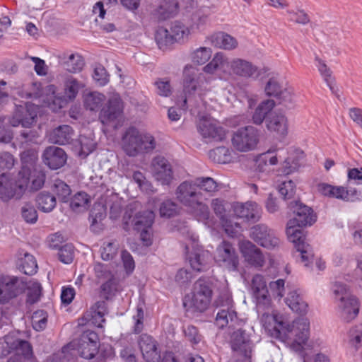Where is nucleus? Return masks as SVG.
Returning <instances> with one entry per match:
<instances>
[{"label": "nucleus", "mask_w": 362, "mask_h": 362, "mask_svg": "<svg viewBox=\"0 0 362 362\" xmlns=\"http://www.w3.org/2000/svg\"><path fill=\"white\" fill-rule=\"evenodd\" d=\"M95 276L98 281H106L115 277L114 274L110 270V266L101 262H96L93 265Z\"/></svg>", "instance_id": "48"}, {"label": "nucleus", "mask_w": 362, "mask_h": 362, "mask_svg": "<svg viewBox=\"0 0 362 362\" xmlns=\"http://www.w3.org/2000/svg\"><path fill=\"white\" fill-rule=\"evenodd\" d=\"M237 317L233 308H221L216 314V323L219 328H224L229 322H233Z\"/></svg>", "instance_id": "38"}, {"label": "nucleus", "mask_w": 362, "mask_h": 362, "mask_svg": "<svg viewBox=\"0 0 362 362\" xmlns=\"http://www.w3.org/2000/svg\"><path fill=\"white\" fill-rule=\"evenodd\" d=\"M203 70L207 74H214L216 71L227 73L230 70L237 76L252 78H257L260 74L258 68L251 62L242 59H235L229 62L222 52L216 53Z\"/></svg>", "instance_id": "3"}, {"label": "nucleus", "mask_w": 362, "mask_h": 362, "mask_svg": "<svg viewBox=\"0 0 362 362\" xmlns=\"http://www.w3.org/2000/svg\"><path fill=\"white\" fill-rule=\"evenodd\" d=\"M182 331L185 337L192 344H197L202 341V337L195 326L191 325L183 326Z\"/></svg>", "instance_id": "55"}, {"label": "nucleus", "mask_w": 362, "mask_h": 362, "mask_svg": "<svg viewBox=\"0 0 362 362\" xmlns=\"http://www.w3.org/2000/svg\"><path fill=\"white\" fill-rule=\"evenodd\" d=\"M265 93L269 97L275 98L279 103L291 101V92L280 86L274 78H270L265 86Z\"/></svg>", "instance_id": "25"}, {"label": "nucleus", "mask_w": 362, "mask_h": 362, "mask_svg": "<svg viewBox=\"0 0 362 362\" xmlns=\"http://www.w3.org/2000/svg\"><path fill=\"white\" fill-rule=\"evenodd\" d=\"M318 191L324 196L330 198H336L344 201H354V196L356 194L357 191L353 192L349 191L346 187L342 186H333L326 183L318 185Z\"/></svg>", "instance_id": "23"}, {"label": "nucleus", "mask_w": 362, "mask_h": 362, "mask_svg": "<svg viewBox=\"0 0 362 362\" xmlns=\"http://www.w3.org/2000/svg\"><path fill=\"white\" fill-rule=\"evenodd\" d=\"M11 348L19 351L26 358L33 356V349L31 344L26 340L17 339L13 341Z\"/></svg>", "instance_id": "51"}, {"label": "nucleus", "mask_w": 362, "mask_h": 362, "mask_svg": "<svg viewBox=\"0 0 362 362\" xmlns=\"http://www.w3.org/2000/svg\"><path fill=\"white\" fill-rule=\"evenodd\" d=\"M187 259L193 270L201 272L210 267L212 256L209 251L197 248L187 255Z\"/></svg>", "instance_id": "22"}, {"label": "nucleus", "mask_w": 362, "mask_h": 362, "mask_svg": "<svg viewBox=\"0 0 362 362\" xmlns=\"http://www.w3.org/2000/svg\"><path fill=\"white\" fill-rule=\"evenodd\" d=\"M47 313L42 310H38L32 315V326L36 331L43 330L47 325Z\"/></svg>", "instance_id": "49"}, {"label": "nucleus", "mask_w": 362, "mask_h": 362, "mask_svg": "<svg viewBox=\"0 0 362 362\" xmlns=\"http://www.w3.org/2000/svg\"><path fill=\"white\" fill-rule=\"evenodd\" d=\"M315 65L320 75L323 78L327 86L329 88L331 92L338 97L339 90L337 87L335 86L334 78L332 75V71L330 70L329 68L327 67L325 62L322 61L321 59H320L318 57H315Z\"/></svg>", "instance_id": "32"}, {"label": "nucleus", "mask_w": 362, "mask_h": 362, "mask_svg": "<svg viewBox=\"0 0 362 362\" xmlns=\"http://www.w3.org/2000/svg\"><path fill=\"white\" fill-rule=\"evenodd\" d=\"M42 159L45 164L50 169L57 170L66 163L67 156L62 148L57 146H49L44 151Z\"/></svg>", "instance_id": "21"}, {"label": "nucleus", "mask_w": 362, "mask_h": 362, "mask_svg": "<svg viewBox=\"0 0 362 362\" xmlns=\"http://www.w3.org/2000/svg\"><path fill=\"white\" fill-rule=\"evenodd\" d=\"M25 289V284L17 276H2L0 278V304L8 303L16 298Z\"/></svg>", "instance_id": "13"}, {"label": "nucleus", "mask_w": 362, "mask_h": 362, "mask_svg": "<svg viewBox=\"0 0 362 362\" xmlns=\"http://www.w3.org/2000/svg\"><path fill=\"white\" fill-rule=\"evenodd\" d=\"M233 209L237 217L247 221L256 222L261 216V209L256 202L236 203Z\"/></svg>", "instance_id": "19"}, {"label": "nucleus", "mask_w": 362, "mask_h": 362, "mask_svg": "<svg viewBox=\"0 0 362 362\" xmlns=\"http://www.w3.org/2000/svg\"><path fill=\"white\" fill-rule=\"evenodd\" d=\"M212 297L211 283L209 279H199L194 286L192 296H186L184 307L194 311L204 312L210 304Z\"/></svg>", "instance_id": "9"}, {"label": "nucleus", "mask_w": 362, "mask_h": 362, "mask_svg": "<svg viewBox=\"0 0 362 362\" xmlns=\"http://www.w3.org/2000/svg\"><path fill=\"white\" fill-rule=\"evenodd\" d=\"M155 214L151 210L139 212L132 220L133 228L136 231L141 229H151L154 222Z\"/></svg>", "instance_id": "30"}, {"label": "nucleus", "mask_w": 362, "mask_h": 362, "mask_svg": "<svg viewBox=\"0 0 362 362\" xmlns=\"http://www.w3.org/2000/svg\"><path fill=\"white\" fill-rule=\"evenodd\" d=\"M32 168L22 165L17 179H14L8 173H4L0 175V199L2 201L7 202L13 197L21 198L24 189L29 183Z\"/></svg>", "instance_id": "5"}, {"label": "nucleus", "mask_w": 362, "mask_h": 362, "mask_svg": "<svg viewBox=\"0 0 362 362\" xmlns=\"http://www.w3.org/2000/svg\"><path fill=\"white\" fill-rule=\"evenodd\" d=\"M209 158L218 163H228L231 160V153L228 148L219 146L209 153Z\"/></svg>", "instance_id": "41"}, {"label": "nucleus", "mask_w": 362, "mask_h": 362, "mask_svg": "<svg viewBox=\"0 0 362 362\" xmlns=\"http://www.w3.org/2000/svg\"><path fill=\"white\" fill-rule=\"evenodd\" d=\"M222 224L226 233L230 237H236L241 232L242 227L238 223H233L231 221L226 219Z\"/></svg>", "instance_id": "62"}, {"label": "nucleus", "mask_w": 362, "mask_h": 362, "mask_svg": "<svg viewBox=\"0 0 362 362\" xmlns=\"http://www.w3.org/2000/svg\"><path fill=\"white\" fill-rule=\"evenodd\" d=\"M211 56V50L210 48L199 47L196 49L192 55L193 62L197 64H205Z\"/></svg>", "instance_id": "53"}, {"label": "nucleus", "mask_w": 362, "mask_h": 362, "mask_svg": "<svg viewBox=\"0 0 362 362\" xmlns=\"http://www.w3.org/2000/svg\"><path fill=\"white\" fill-rule=\"evenodd\" d=\"M275 106V102L273 100H266L262 102L255 109L252 115V122L255 124H261L266 116Z\"/></svg>", "instance_id": "36"}, {"label": "nucleus", "mask_w": 362, "mask_h": 362, "mask_svg": "<svg viewBox=\"0 0 362 362\" xmlns=\"http://www.w3.org/2000/svg\"><path fill=\"white\" fill-rule=\"evenodd\" d=\"M211 42L215 47L228 50L233 49L238 46L235 37L222 32L214 34L211 37Z\"/></svg>", "instance_id": "33"}, {"label": "nucleus", "mask_w": 362, "mask_h": 362, "mask_svg": "<svg viewBox=\"0 0 362 362\" xmlns=\"http://www.w3.org/2000/svg\"><path fill=\"white\" fill-rule=\"evenodd\" d=\"M250 238L257 244L267 249H274L279 244V239L274 231L264 224H257L252 227Z\"/></svg>", "instance_id": "15"}, {"label": "nucleus", "mask_w": 362, "mask_h": 362, "mask_svg": "<svg viewBox=\"0 0 362 362\" xmlns=\"http://www.w3.org/2000/svg\"><path fill=\"white\" fill-rule=\"evenodd\" d=\"M304 158V153L302 151L296 150L295 156H288L281 163L279 170L280 175H288L297 171L301 165V160Z\"/></svg>", "instance_id": "26"}, {"label": "nucleus", "mask_w": 362, "mask_h": 362, "mask_svg": "<svg viewBox=\"0 0 362 362\" xmlns=\"http://www.w3.org/2000/svg\"><path fill=\"white\" fill-rule=\"evenodd\" d=\"M88 203V195L86 192H80L71 199L70 206L74 211H77L81 207L86 208Z\"/></svg>", "instance_id": "54"}, {"label": "nucleus", "mask_w": 362, "mask_h": 362, "mask_svg": "<svg viewBox=\"0 0 362 362\" xmlns=\"http://www.w3.org/2000/svg\"><path fill=\"white\" fill-rule=\"evenodd\" d=\"M155 40L160 49L165 50L174 42L170 32L163 27H159L155 34Z\"/></svg>", "instance_id": "40"}, {"label": "nucleus", "mask_w": 362, "mask_h": 362, "mask_svg": "<svg viewBox=\"0 0 362 362\" xmlns=\"http://www.w3.org/2000/svg\"><path fill=\"white\" fill-rule=\"evenodd\" d=\"M74 247L71 243H66L59 248V259L60 262L69 264L74 258Z\"/></svg>", "instance_id": "50"}, {"label": "nucleus", "mask_w": 362, "mask_h": 362, "mask_svg": "<svg viewBox=\"0 0 362 362\" xmlns=\"http://www.w3.org/2000/svg\"><path fill=\"white\" fill-rule=\"evenodd\" d=\"M178 8L179 4L177 0H160L156 15L159 21H165L175 16Z\"/></svg>", "instance_id": "28"}, {"label": "nucleus", "mask_w": 362, "mask_h": 362, "mask_svg": "<svg viewBox=\"0 0 362 362\" xmlns=\"http://www.w3.org/2000/svg\"><path fill=\"white\" fill-rule=\"evenodd\" d=\"M144 359L146 362H158L160 358L156 341L150 335L143 334L138 341Z\"/></svg>", "instance_id": "18"}, {"label": "nucleus", "mask_w": 362, "mask_h": 362, "mask_svg": "<svg viewBox=\"0 0 362 362\" xmlns=\"http://www.w3.org/2000/svg\"><path fill=\"white\" fill-rule=\"evenodd\" d=\"M20 270L26 275H33L37 271V264L33 255L25 253L21 259Z\"/></svg>", "instance_id": "43"}, {"label": "nucleus", "mask_w": 362, "mask_h": 362, "mask_svg": "<svg viewBox=\"0 0 362 362\" xmlns=\"http://www.w3.org/2000/svg\"><path fill=\"white\" fill-rule=\"evenodd\" d=\"M65 69L71 73H76L82 70L84 66L83 57L78 54H71L64 62Z\"/></svg>", "instance_id": "44"}, {"label": "nucleus", "mask_w": 362, "mask_h": 362, "mask_svg": "<svg viewBox=\"0 0 362 362\" xmlns=\"http://www.w3.org/2000/svg\"><path fill=\"white\" fill-rule=\"evenodd\" d=\"M52 189L62 202L66 203L68 202L71 190L66 182L57 179L54 180Z\"/></svg>", "instance_id": "42"}, {"label": "nucleus", "mask_w": 362, "mask_h": 362, "mask_svg": "<svg viewBox=\"0 0 362 362\" xmlns=\"http://www.w3.org/2000/svg\"><path fill=\"white\" fill-rule=\"evenodd\" d=\"M250 337L242 329L235 331L231 337V346L234 351L243 352L247 356V349L250 348Z\"/></svg>", "instance_id": "31"}, {"label": "nucleus", "mask_w": 362, "mask_h": 362, "mask_svg": "<svg viewBox=\"0 0 362 362\" xmlns=\"http://www.w3.org/2000/svg\"><path fill=\"white\" fill-rule=\"evenodd\" d=\"M288 207L294 214L293 218L287 223L286 234L296 248L293 256L296 258L300 257L305 267H309L313 261L314 253L312 247L305 243V236L301 229L307 226H311L316 221V216L313 210L298 201H292Z\"/></svg>", "instance_id": "1"}, {"label": "nucleus", "mask_w": 362, "mask_h": 362, "mask_svg": "<svg viewBox=\"0 0 362 362\" xmlns=\"http://www.w3.org/2000/svg\"><path fill=\"white\" fill-rule=\"evenodd\" d=\"M155 178L163 185H168L173 179V170L168 160L162 156L156 157L152 162Z\"/></svg>", "instance_id": "20"}, {"label": "nucleus", "mask_w": 362, "mask_h": 362, "mask_svg": "<svg viewBox=\"0 0 362 362\" xmlns=\"http://www.w3.org/2000/svg\"><path fill=\"white\" fill-rule=\"evenodd\" d=\"M210 83L206 76L199 72V70L192 65H186L183 70V92L185 98L183 100L182 107L183 110L187 108V96L197 94L202 98L210 90L209 84Z\"/></svg>", "instance_id": "6"}, {"label": "nucleus", "mask_w": 362, "mask_h": 362, "mask_svg": "<svg viewBox=\"0 0 362 362\" xmlns=\"http://www.w3.org/2000/svg\"><path fill=\"white\" fill-rule=\"evenodd\" d=\"M211 207L215 214L220 218L221 222H223L226 219V210L224 202L219 199H214L212 200Z\"/></svg>", "instance_id": "63"}, {"label": "nucleus", "mask_w": 362, "mask_h": 362, "mask_svg": "<svg viewBox=\"0 0 362 362\" xmlns=\"http://www.w3.org/2000/svg\"><path fill=\"white\" fill-rule=\"evenodd\" d=\"M199 133L209 141H221L226 138L225 129L216 122L209 119H201L197 125Z\"/></svg>", "instance_id": "17"}, {"label": "nucleus", "mask_w": 362, "mask_h": 362, "mask_svg": "<svg viewBox=\"0 0 362 362\" xmlns=\"http://www.w3.org/2000/svg\"><path fill=\"white\" fill-rule=\"evenodd\" d=\"M122 141V148L129 156H136L139 153L151 151L156 147V141L152 135L141 134L134 127L126 129Z\"/></svg>", "instance_id": "7"}, {"label": "nucleus", "mask_w": 362, "mask_h": 362, "mask_svg": "<svg viewBox=\"0 0 362 362\" xmlns=\"http://www.w3.org/2000/svg\"><path fill=\"white\" fill-rule=\"evenodd\" d=\"M194 182L198 187L199 192L203 190L207 193L212 194L218 189V183L209 177H197L194 180Z\"/></svg>", "instance_id": "45"}, {"label": "nucleus", "mask_w": 362, "mask_h": 362, "mask_svg": "<svg viewBox=\"0 0 362 362\" xmlns=\"http://www.w3.org/2000/svg\"><path fill=\"white\" fill-rule=\"evenodd\" d=\"M245 261L252 266L262 267L264 258L261 250L250 241L243 242L240 247Z\"/></svg>", "instance_id": "24"}, {"label": "nucleus", "mask_w": 362, "mask_h": 362, "mask_svg": "<svg viewBox=\"0 0 362 362\" xmlns=\"http://www.w3.org/2000/svg\"><path fill=\"white\" fill-rule=\"evenodd\" d=\"M77 351L79 356L85 359H92L98 353L99 337L98 334L91 330L84 331L81 335L64 346L62 353L65 354L69 351Z\"/></svg>", "instance_id": "8"}, {"label": "nucleus", "mask_w": 362, "mask_h": 362, "mask_svg": "<svg viewBox=\"0 0 362 362\" xmlns=\"http://www.w3.org/2000/svg\"><path fill=\"white\" fill-rule=\"evenodd\" d=\"M159 214L163 218L173 217L177 214V205L171 200H165L160 205Z\"/></svg>", "instance_id": "52"}, {"label": "nucleus", "mask_w": 362, "mask_h": 362, "mask_svg": "<svg viewBox=\"0 0 362 362\" xmlns=\"http://www.w3.org/2000/svg\"><path fill=\"white\" fill-rule=\"evenodd\" d=\"M123 102L119 95L110 98L99 113V120L103 124L114 122L123 114Z\"/></svg>", "instance_id": "16"}, {"label": "nucleus", "mask_w": 362, "mask_h": 362, "mask_svg": "<svg viewBox=\"0 0 362 362\" xmlns=\"http://www.w3.org/2000/svg\"><path fill=\"white\" fill-rule=\"evenodd\" d=\"M267 127L270 132L284 136L288 132L287 119L282 114H272L267 120Z\"/></svg>", "instance_id": "29"}, {"label": "nucleus", "mask_w": 362, "mask_h": 362, "mask_svg": "<svg viewBox=\"0 0 362 362\" xmlns=\"http://www.w3.org/2000/svg\"><path fill=\"white\" fill-rule=\"evenodd\" d=\"M296 185L291 180H285L279 186V192L284 199H290L295 194Z\"/></svg>", "instance_id": "58"}, {"label": "nucleus", "mask_w": 362, "mask_h": 362, "mask_svg": "<svg viewBox=\"0 0 362 362\" xmlns=\"http://www.w3.org/2000/svg\"><path fill=\"white\" fill-rule=\"evenodd\" d=\"M23 218L28 223H35L37 221L38 215L35 207L29 204H25L21 209Z\"/></svg>", "instance_id": "57"}, {"label": "nucleus", "mask_w": 362, "mask_h": 362, "mask_svg": "<svg viewBox=\"0 0 362 362\" xmlns=\"http://www.w3.org/2000/svg\"><path fill=\"white\" fill-rule=\"evenodd\" d=\"M252 288L259 302L268 300V289L264 278L261 274H256L252 279Z\"/></svg>", "instance_id": "34"}, {"label": "nucleus", "mask_w": 362, "mask_h": 362, "mask_svg": "<svg viewBox=\"0 0 362 362\" xmlns=\"http://www.w3.org/2000/svg\"><path fill=\"white\" fill-rule=\"evenodd\" d=\"M350 343L356 349L362 346V326L356 327L349 331Z\"/></svg>", "instance_id": "64"}, {"label": "nucleus", "mask_w": 362, "mask_h": 362, "mask_svg": "<svg viewBox=\"0 0 362 362\" xmlns=\"http://www.w3.org/2000/svg\"><path fill=\"white\" fill-rule=\"evenodd\" d=\"M117 284L115 276L105 281L100 287L101 296L106 300L111 298L117 291Z\"/></svg>", "instance_id": "47"}, {"label": "nucleus", "mask_w": 362, "mask_h": 362, "mask_svg": "<svg viewBox=\"0 0 362 362\" xmlns=\"http://www.w3.org/2000/svg\"><path fill=\"white\" fill-rule=\"evenodd\" d=\"M232 144L238 151L247 152L256 148L259 143V132L252 126L238 129L232 137Z\"/></svg>", "instance_id": "11"}, {"label": "nucleus", "mask_w": 362, "mask_h": 362, "mask_svg": "<svg viewBox=\"0 0 362 362\" xmlns=\"http://www.w3.org/2000/svg\"><path fill=\"white\" fill-rule=\"evenodd\" d=\"M158 95L164 97H168L172 93V88L170 81L164 78H159L155 82Z\"/></svg>", "instance_id": "60"}, {"label": "nucleus", "mask_w": 362, "mask_h": 362, "mask_svg": "<svg viewBox=\"0 0 362 362\" xmlns=\"http://www.w3.org/2000/svg\"><path fill=\"white\" fill-rule=\"evenodd\" d=\"M22 165H27L33 168L37 160V153L33 149L24 151L21 154Z\"/></svg>", "instance_id": "61"}, {"label": "nucleus", "mask_w": 362, "mask_h": 362, "mask_svg": "<svg viewBox=\"0 0 362 362\" xmlns=\"http://www.w3.org/2000/svg\"><path fill=\"white\" fill-rule=\"evenodd\" d=\"M74 130L69 125H61L52 130L49 135V141L53 144L65 145L72 140Z\"/></svg>", "instance_id": "27"}, {"label": "nucleus", "mask_w": 362, "mask_h": 362, "mask_svg": "<svg viewBox=\"0 0 362 362\" xmlns=\"http://www.w3.org/2000/svg\"><path fill=\"white\" fill-rule=\"evenodd\" d=\"M177 201L191 212L199 220L206 221L209 218V209L204 202V197L199 191L198 187L194 181H184L176 189Z\"/></svg>", "instance_id": "4"}, {"label": "nucleus", "mask_w": 362, "mask_h": 362, "mask_svg": "<svg viewBox=\"0 0 362 362\" xmlns=\"http://www.w3.org/2000/svg\"><path fill=\"white\" fill-rule=\"evenodd\" d=\"M216 262L230 272H237L239 267V256L233 245L223 240L216 248Z\"/></svg>", "instance_id": "12"}, {"label": "nucleus", "mask_w": 362, "mask_h": 362, "mask_svg": "<svg viewBox=\"0 0 362 362\" xmlns=\"http://www.w3.org/2000/svg\"><path fill=\"white\" fill-rule=\"evenodd\" d=\"M27 302L33 304L37 303L40 298L42 286L40 283L35 281L28 288Z\"/></svg>", "instance_id": "56"}, {"label": "nucleus", "mask_w": 362, "mask_h": 362, "mask_svg": "<svg viewBox=\"0 0 362 362\" xmlns=\"http://www.w3.org/2000/svg\"><path fill=\"white\" fill-rule=\"evenodd\" d=\"M274 322V334L278 338L287 337L288 334L294 332L295 339L291 348L296 352L301 354L304 351L303 346L309 339L310 322L306 318H298L291 325L281 316H272Z\"/></svg>", "instance_id": "2"}, {"label": "nucleus", "mask_w": 362, "mask_h": 362, "mask_svg": "<svg viewBox=\"0 0 362 362\" xmlns=\"http://www.w3.org/2000/svg\"><path fill=\"white\" fill-rule=\"evenodd\" d=\"M83 87L84 84L76 78L69 77L65 81V94L69 100H73L76 98L79 90Z\"/></svg>", "instance_id": "46"}, {"label": "nucleus", "mask_w": 362, "mask_h": 362, "mask_svg": "<svg viewBox=\"0 0 362 362\" xmlns=\"http://www.w3.org/2000/svg\"><path fill=\"white\" fill-rule=\"evenodd\" d=\"M335 298L339 301L343 319L349 322L354 319L359 312V302L356 297L348 296L347 287L345 284L336 282L332 287Z\"/></svg>", "instance_id": "10"}, {"label": "nucleus", "mask_w": 362, "mask_h": 362, "mask_svg": "<svg viewBox=\"0 0 362 362\" xmlns=\"http://www.w3.org/2000/svg\"><path fill=\"white\" fill-rule=\"evenodd\" d=\"M105 100V95L97 91L90 92L83 98L84 107L90 111L98 110Z\"/></svg>", "instance_id": "37"}, {"label": "nucleus", "mask_w": 362, "mask_h": 362, "mask_svg": "<svg viewBox=\"0 0 362 362\" xmlns=\"http://www.w3.org/2000/svg\"><path fill=\"white\" fill-rule=\"evenodd\" d=\"M37 208L45 213L52 211L56 206L55 197L49 192L42 191L36 197Z\"/></svg>", "instance_id": "35"}, {"label": "nucleus", "mask_w": 362, "mask_h": 362, "mask_svg": "<svg viewBox=\"0 0 362 362\" xmlns=\"http://www.w3.org/2000/svg\"><path fill=\"white\" fill-rule=\"evenodd\" d=\"M217 308H233V299L230 292L227 290L222 291L214 302Z\"/></svg>", "instance_id": "59"}, {"label": "nucleus", "mask_w": 362, "mask_h": 362, "mask_svg": "<svg viewBox=\"0 0 362 362\" xmlns=\"http://www.w3.org/2000/svg\"><path fill=\"white\" fill-rule=\"evenodd\" d=\"M39 107L33 103H25L24 105H16V110L10 120L13 127L21 125L30 128L35 122Z\"/></svg>", "instance_id": "14"}, {"label": "nucleus", "mask_w": 362, "mask_h": 362, "mask_svg": "<svg viewBox=\"0 0 362 362\" xmlns=\"http://www.w3.org/2000/svg\"><path fill=\"white\" fill-rule=\"evenodd\" d=\"M170 33L174 42H184L190 33L188 27L179 21L174 22L170 28Z\"/></svg>", "instance_id": "39"}]
</instances>
